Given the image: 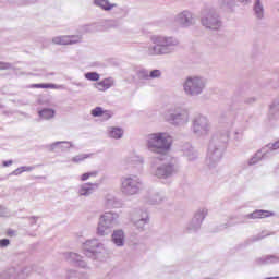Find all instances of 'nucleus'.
Wrapping results in <instances>:
<instances>
[{
    "instance_id": "21",
    "label": "nucleus",
    "mask_w": 279,
    "mask_h": 279,
    "mask_svg": "<svg viewBox=\"0 0 279 279\" xmlns=\"http://www.w3.org/2000/svg\"><path fill=\"white\" fill-rule=\"evenodd\" d=\"M85 77L89 81V82H99V73L97 72H89L85 74Z\"/></svg>"
},
{
    "instance_id": "8",
    "label": "nucleus",
    "mask_w": 279,
    "mask_h": 279,
    "mask_svg": "<svg viewBox=\"0 0 279 279\" xmlns=\"http://www.w3.org/2000/svg\"><path fill=\"white\" fill-rule=\"evenodd\" d=\"M250 219H267L274 217V213L269 210L257 209L248 215Z\"/></svg>"
},
{
    "instance_id": "13",
    "label": "nucleus",
    "mask_w": 279,
    "mask_h": 279,
    "mask_svg": "<svg viewBox=\"0 0 279 279\" xmlns=\"http://www.w3.org/2000/svg\"><path fill=\"white\" fill-rule=\"evenodd\" d=\"M171 173H173V167L171 165L160 167L156 171L157 178H168Z\"/></svg>"
},
{
    "instance_id": "33",
    "label": "nucleus",
    "mask_w": 279,
    "mask_h": 279,
    "mask_svg": "<svg viewBox=\"0 0 279 279\" xmlns=\"http://www.w3.org/2000/svg\"><path fill=\"white\" fill-rule=\"evenodd\" d=\"M240 1H245V0H240Z\"/></svg>"
},
{
    "instance_id": "11",
    "label": "nucleus",
    "mask_w": 279,
    "mask_h": 279,
    "mask_svg": "<svg viewBox=\"0 0 279 279\" xmlns=\"http://www.w3.org/2000/svg\"><path fill=\"white\" fill-rule=\"evenodd\" d=\"M31 88H50L52 90H64V85H57L53 83H41V84H33Z\"/></svg>"
},
{
    "instance_id": "20",
    "label": "nucleus",
    "mask_w": 279,
    "mask_h": 279,
    "mask_svg": "<svg viewBox=\"0 0 279 279\" xmlns=\"http://www.w3.org/2000/svg\"><path fill=\"white\" fill-rule=\"evenodd\" d=\"M203 25H205L206 27H209V29H219V22L215 24L213 20H208V19L203 20Z\"/></svg>"
},
{
    "instance_id": "17",
    "label": "nucleus",
    "mask_w": 279,
    "mask_h": 279,
    "mask_svg": "<svg viewBox=\"0 0 279 279\" xmlns=\"http://www.w3.org/2000/svg\"><path fill=\"white\" fill-rule=\"evenodd\" d=\"M34 171V166H23L15 169L11 175H21V173Z\"/></svg>"
},
{
    "instance_id": "12",
    "label": "nucleus",
    "mask_w": 279,
    "mask_h": 279,
    "mask_svg": "<svg viewBox=\"0 0 279 279\" xmlns=\"http://www.w3.org/2000/svg\"><path fill=\"white\" fill-rule=\"evenodd\" d=\"M112 241L118 245V247L123 246L125 241V233H123V230H116L112 234Z\"/></svg>"
},
{
    "instance_id": "28",
    "label": "nucleus",
    "mask_w": 279,
    "mask_h": 279,
    "mask_svg": "<svg viewBox=\"0 0 279 279\" xmlns=\"http://www.w3.org/2000/svg\"><path fill=\"white\" fill-rule=\"evenodd\" d=\"M255 12H257V14H260V12H263V8L260 7V4H256Z\"/></svg>"
},
{
    "instance_id": "14",
    "label": "nucleus",
    "mask_w": 279,
    "mask_h": 279,
    "mask_svg": "<svg viewBox=\"0 0 279 279\" xmlns=\"http://www.w3.org/2000/svg\"><path fill=\"white\" fill-rule=\"evenodd\" d=\"M38 116L40 119L49 121L50 119H53V117H56V110L51 108H45L38 111Z\"/></svg>"
},
{
    "instance_id": "10",
    "label": "nucleus",
    "mask_w": 279,
    "mask_h": 279,
    "mask_svg": "<svg viewBox=\"0 0 279 279\" xmlns=\"http://www.w3.org/2000/svg\"><path fill=\"white\" fill-rule=\"evenodd\" d=\"M112 84L114 83L112 82L111 78H104L102 81L95 83L94 86L95 88H97V90H100L104 93L108 90V88H112Z\"/></svg>"
},
{
    "instance_id": "19",
    "label": "nucleus",
    "mask_w": 279,
    "mask_h": 279,
    "mask_svg": "<svg viewBox=\"0 0 279 279\" xmlns=\"http://www.w3.org/2000/svg\"><path fill=\"white\" fill-rule=\"evenodd\" d=\"M109 136L111 138H121V136H123V130L119 128H111L109 131Z\"/></svg>"
},
{
    "instance_id": "30",
    "label": "nucleus",
    "mask_w": 279,
    "mask_h": 279,
    "mask_svg": "<svg viewBox=\"0 0 279 279\" xmlns=\"http://www.w3.org/2000/svg\"><path fill=\"white\" fill-rule=\"evenodd\" d=\"M272 148H274V149H279V141H278V142H275V143L272 144Z\"/></svg>"
},
{
    "instance_id": "6",
    "label": "nucleus",
    "mask_w": 279,
    "mask_h": 279,
    "mask_svg": "<svg viewBox=\"0 0 279 279\" xmlns=\"http://www.w3.org/2000/svg\"><path fill=\"white\" fill-rule=\"evenodd\" d=\"M46 147L48 151H66V149H71V142L69 141L54 142L52 144H48Z\"/></svg>"
},
{
    "instance_id": "31",
    "label": "nucleus",
    "mask_w": 279,
    "mask_h": 279,
    "mask_svg": "<svg viewBox=\"0 0 279 279\" xmlns=\"http://www.w3.org/2000/svg\"><path fill=\"white\" fill-rule=\"evenodd\" d=\"M9 234H10L11 236H15V235H16V231H9Z\"/></svg>"
},
{
    "instance_id": "23",
    "label": "nucleus",
    "mask_w": 279,
    "mask_h": 279,
    "mask_svg": "<svg viewBox=\"0 0 279 279\" xmlns=\"http://www.w3.org/2000/svg\"><path fill=\"white\" fill-rule=\"evenodd\" d=\"M90 178H97V171H92V172L83 173L81 175L82 182H86V180H90Z\"/></svg>"
},
{
    "instance_id": "24",
    "label": "nucleus",
    "mask_w": 279,
    "mask_h": 279,
    "mask_svg": "<svg viewBox=\"0 0 279 279\" xmlns=\"http://www.w3.org/2000/svg\"><path fill=\"white\" fill-rule=\"evenodd\" d=\"M12 63L0 61V71H10Z\"/></svg>"
},
{
    "instance_id": "25",
    "label": "nucleus",
    "mask_w": 279,
    "mask_h": 279,
    "mask_svg": "<svg viewBox=\"0 0 279 279\" xmlns=\"http://www.w3.org/2000/svg\"><path fill=\"white\" fill-rule=\"evenodd\" d=\"M0 217H8V208L0 205Z\"/></svg>"
},
{
    "instance_id": "1",
    "label": "nucleus",
    "mask_w": 279,
    "mask_h": 279,
    "mask_svg": "<svg viewBox=\"0 0 279 279\" xmlns=\"http://www.w3.org/2000/svg\"><path fill=\"white\" fill-rule=\"evenodd\" d=\"M171 136L167 133H153L147 137V147L157 154H165L171 149Z\"/></svg>"
},
{
    "instance_id": "32",
    "label": "nucleus",
    "mask_w": 279,
    "mask_h": 279,
    "mask_svg": "<svg viewBox=\"0 0 279 279\" xmlns=\"http://www.w3.org/2000/svg\"><path fill=\"white\" fill-rule=\"evenodd\" d=\"M34 221H37L38 220V217H33L32 218Z\"/></svg>"
},
{
    "instance_id": "5",
    "label": "nucleus",
    "mask_w": 279,
    "mask_h": 279,
    "mask_svg": "<svg viewBox=\"0 0 279 279\" xmlns=\"http://www.w3.org/2000/svg\"><path fill=\"white\" fill-rule=\"evenodd\" d=\"M153 40L156 46L149 48V56H160L162 53V47H169L171 45V38L155 37Z\"/></svg>"
},
{
    "instance_id": "3",
    "label": "nucleus",
    "mask_w": 279,
    "mask_h": 279,
    "mask_svg": "<svg viewBox=\"0 0 279 279\" xmlns=\"http://www.w3.org/2000/svg\"><path fill=\"white\" fill-rule=\"evenodd\" d=\"M114 223H117V218L114 217V214L105 213L100 217L98 223V234H100V236H104V234H106V231L110 230V228H114Z\"/></svg>"
},
{
    "instance_id": "29",
    "label": "nucleus",
    "mask_w": 279,
    "mask_h": 279,
    "mask_svg": "<svg viewBox=\"0 0 279 279\" xmlns=\"http://www.w3.org/2000/svg\"><path fill=\"white\" fill-rule=\"evenodd\" d=\"M12 162V160L3 161V167H10Z\"/></svg>"
},
{
    "instance_id": "9",
    "label": "nucleus",
    "mask_w": 279,
    "mask_h": 279,
    "mask_svg": "<svg viewBox=\"0 0 279 279\" xmlns=\"http://www.w3.org/2000/svg\"><path fill=\"white\" fill-rule=\"evenodd\" d=\"M25 278H27V275L25 274V271L23 270L16 271L14 269L9 270L2 276V279H25Z\"/></svg>"
},
{
    "instance_id": "7",
    "label": "nucleus",
    "mask_w": 279,
    "mask_h": 279,
    "mask_svg": "<svg viewBox=\"0 0 279 279\" xmlns=\"http://www.w3.org/2000/svg\"><path fill=\"white\" fill-rule=\"evenodd\" d=\"M92 117H102L106 121L112 119V111L104 110L101 107H96L90 111Z\"/></svg>"
},
{
    "instance_id": "22",
    "label": "nucleus",
    "mask_w": 279,
    "mask_h": 279,
    "mask_svg": "<svg viewBox=\"0 0 279 279\" xmlns=\"http://www.w3.org/2000/svg\"><path fill=\"white\" fill-rule=\"evenodd\" d=\"M37 102L40 106H50L51 104V98H49L48 96H40L37 100Z\"/></svg>"
},
{
    "instance_id": "27",
    "label": "nucleus",
    "mask_w": 279,
    "mask_h": 279,
    "mask_svg": "<svg viewBox=\"0 0 279 279\" xmlns=\"http://www.w3.org/2000/svg\"><path fill=\"white\" fill-rule=\"evenodd\" d=\"M8 245H10V240L8 239L0 240V247H8Z\"/></svg>"
},
{
    "instance_id": "15",
    "label": "nucleus",
    "mask_w": 279,
    "mask_h": 279,
    "mask_svg": "<svg viewBox=\"0 0 279 279\" xmlns=\"http://www.w3.org/2000/svg\"><path fill=\"white\" fill-rule=\"evenodd\" d=\"M95 5L101 8V10L110 11L113 8H117V4L110 3L108 0H94Z\"/></svg>"
},
{
    "instance_id": "2",
    "label": "nucleus",
    "mask_w": 279,
    "mask_h": 279,
    "mask_svg": "<svg viewBox=\"0 0 279 279\" xmlns=\"http://www.w3.org/2000/svg\"><path fill=\"white\" fill-rule=\"evenodd\" d=\"M121 191L124 195H136L141 191V180L136 177H125L122 179Z\"/></svg>"
},
{
    "instance_id": "26",
    "label": "nucleus",
    "mask_w": 279,
    "mask_h": 279,
    "mask_svg": "<svg viewBox=\"0 0 279 279\" xmlns=\"http://www.w3.org/2000/svg\"><path fill=\"white\" fill-rule=\"evenodd\" d=\"M161 73L160 70H153L150 72V77L156 78V77H160Z\"/></svg>"
},
{
    "instance_id": "4",
    "label": "nucleus",
    "mask_w": 279,
    "mask_h": 279,
    "mask_svg": "<svg viewBox=\"0 0 279 279\" xmlns=\"http://www.w3.org/2000/svg\"><path fill=\"white\" fill-rule=\"evenodd\" d=\"M184 90L187 95H199L202 93V81L199 77H189L185 81Z\"/></svg>"
},
{
    "instance_id": "18",
    "label": "nucleus",
    "mask_w": 279,
    "mask_h": 279,
    "mask_svg": "<svg viewBox=\"0 0 279 279\" xmlns=\"http://www.w3.org/2000/svg\"><path fill=\"white\" fill-rule=\"evenodd\" d=\"M93 184L90 183H85L84 185L81 186L78 193L80 195H90L93 193Z\"/></svg>"
},
{
    "instance_id": "16",
    "label": "nucleus",
    "mask_w": 279,
    "mask_h": 279,
    "mask_svg": "<svg viewBox=\"0 0 279 279\" xmlns=\"http://www.w3.org/2000/svg\"><path fill=\"white\" fill-rule=\"evenodd\" d=\"M52 43L54 45H71V36L63 35V36L53 37Z\"/></svg>"
}]
</instances>
